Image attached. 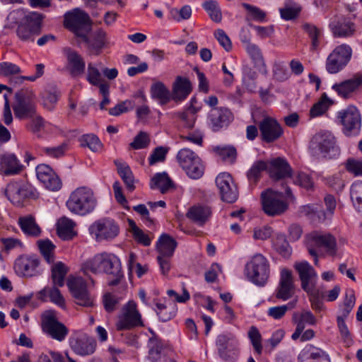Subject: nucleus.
Returning a JSON list of instances; mask_svg holds the SVG:
<instances>
[{
    "label": "nucleus",
    "mask_w": 362,
    "mask_h": 362,
    "mask_svg": "<svg viewBox=\"0 0 362 362\" xmlns=\"http://www.w3.org/2000/svg\"><path fill=\"white\" fill-rule=\"evenodd\" d=\"M66 205L72 214L86 216L95 209L97 199L90 188L80 187L71 193Z\"/></svg>",
    "instance_id": "2"
},
{
    "label": "nucleus",
    "mask_w": 362,
    "mask_h": 362,
    "mask_svg": "<svg viewBox=\"0 0 362 362\" xmlns=\"http://www.w3.org/2000/svg\"><path fill=\"white\" fill-rule=\"evenodd\" d=\"M7 199L16 206H23L29 199L35 197V189L24 179H13L4 191Z\"/></svg>",
    "instance_id": "4"
},
{
    "label": "nucleus",
    "mask_w": 362,
    "mask_h": 362,
    "mask_svg": "<svg viewBox=\"0 0 362 362\" xmlns=\"http://www.w3.org/2000/svg\"><path fill=\"white\" fill-rule=\"evenodd\" d=\"M99 62L97 64L89 63L87 69V81L93 86H98L103 78L100 73Z\"/></svg>",
    "instance_id": "54"
},
{
    "label": "nucleus",
    "mask_w": 362,
    "mask_h": 362,
    "mask_svg": "<svg viewBox=\"0 0 362 362\" xmlns=\"http://www.w3.org/2000/svg\"><path fill=\"white\" fill-rule=\"evenodd\" d=\"M22 231L28 236L37 237L41 233L39 226L32 216L21 217L18 221Z\"/></svg>",
    "instance_id": "39"
},
{
    "label": "nucleus",
    "mask_w": 362,
    "mask_h": 362,
    "mask_svg": "<svg viewBox=\"0 0 362 362\" xmlns=\"http://www.w3.org/2000/svg\"><path fill=\"white\" fill-rule=\"evenodd\" d=\"M267 168L270 177L274 180H281L291 175V168L287 160L283 158L278 157L272 159Z\"/></svg>",
    "instance_id": "28"
},
{
    "label": "nucleus",
    "mask_w": 362,
    "mask_h": 362,
    "mask_svg": "<svg viewBox=\"0 0 362 362\" xmlns=\"http://www.w3.org/2000/svg\"><path fill=\"white\" fill-rule=\"evenodd\" d=\"M67 60V68L74 77L83 75L85 72L86 63L83 57L70 47L63 50Z\"/></svg>",
    "instance_id": "26"
},
{
    "label": "nucleus",
    "mask_w": 362,
    "mask_h": 362,
    "mask_svg": "<svg viewBox=\"0 0 362 362\" xmlns=\"http://www.w3.org/2000/svg\"><path fill=\"white\" fill-rule=\"evenodd\" d=\"M268 164L264 160L255 162L247 173V177L250 185H255L259 181L262 173L267 169Z\"/></svg>",
    "instance_id": "43"
},
{
    "label": "nucleus",
    "mask_w": 362,
    "mask_h": 362,
    "mask_svg": "<svg viewBox=\"0 0 362 362\" xmlns=\"http://www.w3.org/2000/svg\"><path fill=\"white\" fill-rule=\"evenodd\" d=\"M150 143L148 135L144 132H140L130 144L134 149H142L146 148Z\"/></svg>",
    "instance_id": "63"
},
{
    "label": "nucleus",
    "mask_w": 362,
    "mask_h": 362,
    "mask_svg": "<svg viewBox=\"0 0 362 362\" xmlns=\"http://www.w3.org/2000/svg\"><path fill=\"white\" fill-rule=\"evenodd\" d=\"M329 26L335 37H351L356 32L355 23L346 18L339 21L336 23H331Z\"/></svg>",
    "instance_id": "34"
},
{
    "label": "nucleus",
    "mask_w": 362,
    "mask_h": 362,
    "mask_svg": "<svg viewBox=\"0 0 362 362\" xmlns=\"http://www.w3.org/2000/svg\"><path fill=\"white\" fill-rule=\"evenodd\" d=\"M129 223L132 227L133 235L135 240L144 246L150 245L151 243L150 237L139 228L132 220H129Z\"/></svg>",
    "instance_id": "60"
},
{
    "label": "nucleus",
    "mask_w": 362,
    "mask_h": 362,
    "mask_svg": "<svg viewBox=\"0 0 362 362\" xmlns=\"http://www.w3.org/2000/svg\"><path fill=\"white\" fill-rule=\"evenodd\" d=\"M292 322L296 325V328L291 335V339L296 341L299 339L305 329V324L315 325L316 319L310 311L303 310L300 313L296 312L293 314Z\"/></svg>",
    "instance_id": "30"
},
{
    "label": "nucleus",
    "mask_w": 362,
    "mask_h": 362,
    "mask_svg": "<svg viewBox=\"0 0 362 362\" xmlns=\"http://www.w3.org/2000/svg\"><path fill=\"white\" fill-rule=\"evenodd\" d=\"M64 25L80 37L87 34L90 29L89 16L78 8L65 14Z\"/></svg>",
    "instance_id": "12"
},
{
    "label": "nucleus",
    "mask_w": 362,
    "mask_h": 362,
    "mask_svg": "<svg viewBox=\"0 0 362 362\" xmlns=\"http://www.w3.org/2000/svg\"><path fill=\"white\" fill-rule=\"evenodd\" d=\"M351 199L355 207L362 210V181L354 182L350 189Z\"/></svg>",
    "instance_id": "56"
},
{
    "label": "nucleus",
    "mask_w": 362,
    "mask_h": 362,
    "mask_svg": "<svg viewBox=\"0 0 362 362\" xmlns=\"http://www.w3.org/2000/svg\"><path fill=\"white\" fill-rule=\"evenodd\" d=\"M66 285L76 304L86 308L95 305V298L88 291L83 278L69 276Z\"/></svg>",
    "instance_id": "6"
},
{
    "label": "nucleus",
    "mask_w": 362,
    "mask_h": 362,
    "mask_svg": "<svg viewBox=\"0 0 362 362\" xmlns=\"http://www.w3.org/2000/svg\"><path fill=\"white\" fill-rule=\"evenodd\" d=\"M75 227L76 223L71 219L62 217L57 223V234L64 240H71L77 235Z\"/></svg>",
    "instance_id": "36"
},
{
    "label": "nucleus",
    "mask_w": 362,
    "mask_h": 362,
    "mask_svg": "<svg viewBox=\"0 0 362 362\" xmlns=\"http://www.w3.org/2000/svg\"><path fill=\"white\" fill-rule=\"evenodd\" d=\"M151 97L158 100L161 105H165L170 100V93L161 82H156L151 87Z\"/></svg>",
    "instance_id": "42"
},
{
    "label": "nucleus",
    "mask_w": 362,
    "mask_h": 362,
    "mask_svg": "<svg viewBox=\"0 0 362 362\" xmlns=\"http://www.w3.org/2000/svg\"><path fill=\"white\" fill-rule=\"evenodd\" d=\"M296 293L292 272L288 269H281L278 285L274 291L276 298L286 301L293 297Z\"/></svg>",
    "instance_id": "18"
},
{
    "label": "nucleus",
    "mask_w": 362,
    "mask_h": 362,
    "mask_svg": "<svg viewBox=\"0 0 362 362\" xmlns=\"http://www.w3.org/2000/svg\"><path fill=\"white\" fill-rule=\"evenodd\" d=\"M337 118L343 126V132L346 136H354L359 133L361 127V117L358 110L353 105L337 113Z\"/></svg>",
    "instance_id": "13"
},
{
    "label": "nucleus",
    "mask_w": 362,
    "mask_h": 362,
    "mask_svg": "<svg viewBox=\"0 0 362 362\" xmlns=\"http://www.w3.org/2000/svg\"><path fill=\"white\" fill-rule=\"evenodd\" d=\"M273 247L284 257H288L291 254V248L284 235L279 234L273 240Z\"/></svg>",
    "instance_id": "50"
},
{
    "label": "nucleus",
    "mask_w": 362,
    "mask_h": 362,
    "mask_svg": "<svg viewBox=\"0 0 362 362\" xmlns=\"http://www.w3.org/2000/svg\"><path fill=\"white\" fill-rule=\"evenodd\" d=\"M245 272L252 283L258 286H263L269 277V262L264 255L257 253L246 264Z\"/></svg>",
    "instance_id": "5"
},
{
    "label": "nucleus",
    "mask_w": 362,
    "mask_h": 362,
    "mask_svg": "<svg viewBox=\"0 0 362 362\" xmlns=\"http://www.w3.org/2000/svg\"><path fill=\"white\" fill-rule=\"evenodd\" d=\"M330 104V100L328 98L326 94L324 93L320 100L310 109V116L312 117H315L322 115L326 112Z\"/></svg>",
    "instance_id": "58"
},
{
    "label": "nucleus",
    "mask_w": 362,
    "mask_h": 362,
    "mask_svg": "<svg viewBox=\"0 0 362 362\" xmlns=\"http://www.w3.org/2000/svg\"><path fill=\"white\" fill-rule=\"evenodd\" d=\"M144 323L141 315L134 301H129L125 304L118 316L116 328L119 331L131 329L134 327H143Z\"/></svg>",
    "instance_id": "10"
},
{
    "label": "nucleus",
    "mask_w": 362,
    "mask_h": 362,
    "mask_svg": "<svg viewBox=\"0 0 362 362\" xmlns=\"http://www.w3.org/2000/svg\"><path fill=\"white\" fill-rule=\"evenodd\" d=\"M59 96L60 93L54 86H50L45 90L42 93V104L44 107L49 110H53Z\"/></svg>",
    "instance_id": "46"
},
{
    "label": "nucleus",
    "mask_w": 362,
    "mask_h": 362,
    "mask_svg": "<svg viewBox=\"0 0 362 362\" xmlns=\"http://www.w3.org/2000/svg\"><path fill=\"white\" fill-rule=\"evenodd\" d=\"M299 362H330L329 356L322 349L307 345L298 357Z\"/></svg>",
    "instance_id": "32"
},
{
    "label": "nucleus",
    "mask_w": 362,
    "mask_h": 362,
    "mask_svg": "<svg viewBox=\"0 0 362 362\" xmlns=\"http://www.w3.org/2000/svg\"><path fill=\"white\" fill-rule=\"evenodd\" d=\"M180 166L192 179H199L204 174V166L199 157L191 149H180L176 156Z\"/></svg>",
    "instance_id": "7"
},
{
    "label": "nucleus",
    "mask_w": 362,
    "mask_h": 362,
    "mask_svg": "<svg viewBox=\"0 0 362 362\" xmlns=\"http://www.w3.org/2000/svg\"><path fill=\"white\" fill-rule=\"evenodd\" d=\"M362 86V74L356 73L351 78L334 83L332 88L343 98H349Z\"/></svg>",
    "instance_id": "24"
},
{
    "label": "nucleus",
    "mask_w": 362,
    "mask_h": 362,
    "mask_svg": "<svg viewBox=\"0 0 362 362\" xmlns=\"http://www.w3.org/2000/svg\"><path fill=\"white\" fill-rule=\"evenodd\" d=\"M16 103L13 106L15 116L23 119L31 117L35 113V95L30 90H21L15 95Z\"/></svg>",
    "instance_id": "14"
},
{
    "label": "nucleus",
    "mask_w": 362,
    "mask_h": 362,
    "mask_svg": "<svg viewBox=\"0 0 362 362\" xmlns=\"http://www.w3.org/2000/svg\"><path fill=\"white\" fill-rule=\"evenodd\" d=\"M211 214V209L209 206L197 204L188 209L186 216L194 223L202 226L209 220Z\"/></svg>",
    "instance_id": "31"
},
{
    "label": "nucleus",
    "mask_w": 362,
    "mask_h": 362,
    "mask_svg": "<svg viewBox=\"0 0 362 362\" xmlns=\"http://www.w3.org/2000/svg\"><path fill=\"white\" fill-rule=\"evenodd\" d=\"M148 354L150 362H167L165 346L162 340L152 332V337L148 341Z\"/></svg>",
    "instance_id": "29"
},
{
    "label": "nucleus",
    "mask_w": 362,
    "mask_h": 362,
    "mask_svg": "<svg viewBox=\"0 0 362 362\" xmlns=\"http://www.w3.org/2000/svg\"><path fill=\"white\" fill-rule=\"evenodd\" d=\"M81 38L88 45L91 52L98 55L107 42V33L103 30L98 29L90 37L84 34Z\"/></svg>",
    "instance_id": "33"
},
{
    "label": "nucleus",
    "mask_w": 362,
    "mask_h": 362,
    "mask_svg": "<svg viewBox=\"0 0 362 362\" xmlns=\"http://www.w3.org/2000/svg\"><path fill=\"white\" fill-rule=\"evenodd\" d=\"M37 245L40 251L46 262L49 264L53 263L54 260V251L55 245L52 243V241L49 240H38Z\"/></svg>",
    "instance_id": "49"
},
{
    "label": "nucleus",
    "mask_w": 362,
    "mask_h": 362,
    "mask_svg": "<svg viewBox=\"0 0 362 362\" xmlns=\"http://www.w3.org/2000/svg\"><path fill=\"white\" fill-rule=\"evenodd\" d=\"M312 148L319 151L323 157L335 158L340 154L339 148L336 145V140L329 132L316 134L311 141Z\"/></svg>",
    "instance_id": "9"
},
{
    "label": "nucleus",
    "mask_w": 362,
    "mask_h": 362,
    "mask_svg": "<svg viewBox=\"0 0 362 362\" xmlns=\"http://www.w3.org/2000/svg\"><path fill=\"white\" fill-rule=\"evenodd\" d=\"M81 146L88 147L93 152H98L103 148L99 138L93 134H83L79 139Z\"/></svg>",
    "instance_id": "48"
},
{
    "label": "nucleus",
    "mask_w": 362,
    "mask_h": 362,
    "mask_svg": "<svg viewBox=\"0 0 362 362\" xmlns=\"http://www.w3.org/2000/svg\"><path fill=\"white\" fill-rule=\"evenodd\" d=\"M89 232L98 242L112 240L118 235L119 228L113 219L103 218L90 225Z\"/></svg>",
    "instance_id": "15"
},
{
    "label": "nucleus",
    "mask_w": 362,
    "mask_h": 362,
    "mask_svg": "<svg viewBox=\"0 0 362 362\" xmlns=\"http://www.w3.org/2000/svg\"><path fill=\"white\" fill-rule=\"evenodd\" d=\"M42 329L51 338L62 341L69 334L68 328L60 322L52 312H47L43 316Z\"/></svg>",
    "instance_id": "17"
},
{
    "label": "nucleus",
    "mask_w": 362,
    "mask_h": 362,
    "mask_svg": "<svg viewBox=\"0 0 362 362\" xmlns=\"http://www.w3.org/2000/svg\"><path fill=\"white\" fill-rule=\"evenodd\" d=\"M176 240L168 234H163L157 242L158 255L172 257L177 247Z\"/></svg>",
    "instance_id": "37"
},
{
    "label": "nucleus",
    "mask_w": 362,
    "mask_h": 362,
    "mask_svg": "<svg viewBox=\"0 0 362 362\" xmlns=\"http://www.w3.org/2000/svg\"><path fill=\"white\" fill-rule=\"evenodd\" d=\"M302 28L311 40L310 49L312 50L317 49L320 45L319 39L322 35L321 30L314 24L309 23H303Z\"/></svg>",
    "instance_id": "47"
},
{
    "label": "nucleus",
    "mask_w": 362,
    "mask_h": 362,
    "mask_svg": "<svg viewBox=\"0 0 362 362\" xmlns=\"http://www.w3.org/2000/svg\"><path fill=\"white\" fill-rule=\"evenodd\" d=\"M202 6L212 21L216 23L221 21L222 13L217 1L214 0H208L202 4Z\"/></svg>",
    "instance_id": "51"
},
{
    "label": "nucleus",
    "mask_w": 362,
    "mask_h": 362,
    "mask_svg": "<svg viewBox=\"0 0 362 362\" xmlns=\"http://www.w3.org/2000/svg\"><path fill=\"white\" fill-rule=\"evenodd\" d=\"M345 168L354 176H362V160L349 158L345 163Z\"/></svg>",
    "instance_id": "64"
},
{
    "label": "nucleus",
    "mask_w": 362,
    "mask_h": 362,
    "mask_svg": "<svg viewBox=\"0 0 362 362\" xmlns=\"http://www.w3.org/2000/svg\"><path fill=\"white\" fill-rule=\"evenodd\" d=\"M279 11L283 19L289 21L294 19L298 16L300 11V7L298 4L293 3L291 1L288 0L285 4L284 7L280 8Z\"/></svg>",
    "instance_id": "53"
},
{
    "label": "nucleus",
    "mask_w": 362,
    "mask_h": 362,
    "mask_svg": "<svg viewBox=\"0 0 362 362\" xmlns=\"http://www.w3.org/2000/svg\"><path fill=\"white\" fill-rule=\"evenodd\" d=\"M352 55L351 47L346 44L337 46L328 55L326 60V70L329 74H335L341 71L349 62Z\"/></svg>",
    "instance_id": "8"
},
{
    "label": "nucleus",
    "mask_w": 362,
    "mask_h": 362,
    "mask_svg": "<svg viewBox=\"0 0 362 362\" xmlns=\"http://www.w3.org/2000/svg\"><path fill=\"white\" fill-rule=\"evenodd\" d=\"M192 91V84L185 77L177 76L173 83V99L175 101L185 100Z\"/></svg>",
    "instance_id": "35"
},
{
    "label": "nucleus",
    "mask_w": 362,
    "mask_h": 362,
    "mask_svg": "<svg viewBox=\"0 0 362 362\" xmlns=\"http://www.w3.org/2000/svg\"><path fill=\"white\" fill-rule=\"evenodd\" d=\"M294 267L299 275L302 288L308 294H313L315 289L317 278L314 268L305 261L296 262Z\"/></svg>",
    "instance_id": "22"
},
{
    "label": "nucleus",
    "mask_w": 362,
    "mask_h": 362,
    "mask_svg": "<svg viewBox=\"0 0 362 362\" xmlns=\"http://www.w3.org/2000/svg\"><path fill=\"white\" fill-rule=\"evenodd\" d=\"M260 139L266 143H272L280 139L284 134V129L279 122L271 117H264L258 124Z\"/></svg>",
    "instance_id": "19"
},
{
    "label": "nucleus",
    "mask_w": 362,
    "mask_h": 362,
    "mask_svg": "<svg viewBox=\"0 0 362 362\" xmlns=\"http://www.w3.org/2000/svg\"><path fill=\"white\" fill-rule=\"evenodd\" d=\"M134 107V103L129 100H126L114 107L109 110V114L113 116H119V115L127 112L132 110Z\"/></svg>",
    "instance_id": "62"
},
{
    "label": "nucleus",
    "mask_w": 362,
    "mask_h": 362,
    "mask_svg": "<svg viewBox=\"0 0 362 362\" xmlns=\"http://www.w3.org/2000/svg\"><path fill=\"white\" fill-rule=\"evenodd\" d=\"M39 264L40 261L37 257L21 255L16 259L14 269L19 276L32 277L40 274Z\"/></svg>",
    "instance_id": "23"
},
{
    "label": "nucleus",
    "mask_w": 362,
    "mask_h": 362,
    "mask_svg": "<svg viewBox=\"0 0 362 362\" xmlns=\"http://www.w3.org/2000/svg\"><path fill=\"white\" fill-rule=\"evenodd\" d=\"M68 272V268L62 262L54 264L52 267V280L54 286L62 287L64 285V278Z\"/></svg>",
    "instance_id": "44"
},
{
    "label": "nucleus",
    "mask_w": 362,
    "mask_h": 362,
    "mask_svg": "<svg viewBox=\"0 0 362 362\" xmlns=\"http://www.w3.org/2000/svg\"><path fill=\"white\" fill-rule=\"evenodd\" d=\"M262 209L269 216H276L284 213L288 207L282 192L268 189L261 194Z\"/></svg>",
    "instance_id": "11"
},
{
    "label": "nucleus",
    "mask_w": 362,
    "mask_h": 362,
    "mask_svg": "<svg viewBox=\"0 0 362 362\" xmlns=\"http://www.w3.org/2000/svg\"><path fill=\"white\" fill-rule=\"evenodd\" d=\"M233 119L232 112L226 107L212 108L209 115V124L213 131L227 127Z\"/></svg>",
    "instance_id": "27"
},
{
    "label": "nucleus",
    "mask_w": 362,
    "mask_h": 362,
    "mask_svg": "<svg viewBox=\"0 0 362 362\" xmlns=\"http://www.w3.org/2000/svg\"><path fill=\"white\" fill-rule=\"evenodd\" d=\"M67 151V144H62L57 146L43 147L42 151L47 156L59 158L62 157Z\"/></svg>",
    "instance_id": "61"
},
{
    "label": "nucleus",
    "mask_w": 362,
    "mask_h": 362,
    "mask_svg": "<svg viewBox=\"0 0 362 362\" xmlns=\"http://www.w3.org/2000/svg\"><path fill=\"white\" fill-rule=\"evenodd\" d=\"M248 337L252 343L255 351L260 355L262 352V336L256 327H251L248 331Z\"/></svg>",
    "instance_id": "59"
},
{
    "label": "nucleus",
    "mask_w": 362,
    "mask_h": 362,
    "mask_svg": "<svg viewBox=\"0 0 362 362\" xmlns=\"http://www.w3.org/2000/svg\"><path fill=\"white\" fill-rule=\"evenodd\" d=\"M57 287L58 286H54V285L52 287H45L43 289L38 292V299L42 301H47V298L49 297L50 301L53 303L59 305L61 308L64 307V298Z\"/></svg>",
    "instance_id": "38"
},
{
    "label": "nucleus",
    "mask_w": 362,
    "mask_h": 362,
    "mask_svg": "<svg viewBox=\"0 0 362 362\" xmlns=\"http://www.w3.org/2000/svg\"><path fill=\"white\" fill-rule=\"evenodd\" d=\"M308 249L309 254L315 257V264H317L320 252L324 251L330 256L337 255L336 239L330 233L314 231L308 235Z\"/></svg>",
    "instance_id": "3"
},
{
    "label": "nucleus",
    "mask_w": 362,
    "mask_h": 362,
    "mask_svg": "<svg viewBox=\"0 0 362 362\" xmlns=\"http://www.w3.org/2000/svg\"><path fill=\"white\" fill-rule=\"evenodd\" d=\"M69 346L77 355L86 356L92 355L96 350V340L87 334H76L69 339Z\"/></svg>",
    "instance_id": "20"
},
{
    "label": "nucleus",
    "mask_w": 362,
    "mask_h": 362,
    "mask_svg": "<svg viewBox=\"0 0 362 362\" xmlns=\"http://www.w3.org/2000/svg\"><path fill=\"white\" fill-rule=\"evenodd\" d=\"M42 18V15L37 12L28 13L25 23H21L16 30L19 39L24 42H34V35L40 31Z\"/></svg>",
    "instance_id": "16"
},
{
    "label": "nucleus",
    "mask_w": 362,
    "mask_h": 362,
    "mask_svg": "<svg viewBox=\"0 0 362 362\" xmlns=\"http://www.w3.org/2000/svg\"><path fill=\"white\" fill-rule=\"evenodd\" d=\"M216 184L223 202L233 203L237 200L238 189L229 173H220L216 178Z\"/></svg>",
    "instance_id": "21"
},
{
    "label": "nucleus",
    "mask_w": 362,
    "mask_h": 362,
    "mask_svg": "<svg viewBox=\"0 0 362 362\" xmlns=\"http://www.w3.org/2000/svg\"><path fill=\"white\" fill-rule=\"evenodd\" d=\"M242 6L247 11L248 16L247 19H251L259 23H264L267 21L266 12L259 8L247 3H243Z\"/></svg>",
    "instance_id": "52"
},
{
    "label": "nucleus",
    "mask_w": 362,
    "mask_h": 362,
    "mask_svg": "<svg viewBox=\"0 0 362 362\" xmlns=\"http://www.w3.org/2000/svg\"><path fill=\"white\" fill-rule=\"evenodd\" d=\"M298 298L295 297L286 305L271 307L267 310V315L274 320L281 319L287 311L293 309L297 304Z\"/></svg>",
    "instance_id": "45"
},
{
    "label": "nucleus",
    "mask_w": 362,
    "mask_h": 362,
    "mask_svg": "<svg viewBox=\"0 0 362 362\" xmlns=\"http://www.w3.org/2000/svg\"><path fill=\"white\" fill-rule=\"evenodd\" d=\"M238 342H239L238 340L233 334L223 333L217 336L216 345L217 346L218 351H219L225 348L233 346Z\"/></svg>",
    "instance_id": "57"
},
{
    "label": "nucleus",
    "mask_w": 362,
    "mask_h": 362,
    "mask_svg": "<svg viewBox=\"0 0 362 362\" xmlns=\"http://www.w3.org/2000/svg\"><path fill=\"white\" fill-rule=\"evenodd\" d=\"M25 166L13 153H5L0 157V172L5 176L21 174Z\"/></svg>",
    "instance_id": "25"
},
{
    "label": "nucleus",
    "mask_w": 362,
    "mask_h": 362,
    "mask_svg": "<svg viewBox=\"0 0 362 362\" xmlns=\"http://www.w3.org/2000/svg\"><path fill=\"white\" fill-rule=\"evenodd\" d=\"M115 164L117 166V172L124 182L127 190L129 192L134 191L135 189L134 180L130 168L127 163L118 160H115Z\"/></svg>",
    "instance_id": "40"
},
{
    "label": "nucleus",
    "mask_w": 362,
    "mask_h": 362,
    "mask_svg": "<svg viewBox=\"0 0 362 362\" xmlns=\"http://www.w3.org/2000/svg\"><path fill=\"white\" fill-rule=\"evenodd\" d=\"M219 357L225 362H235L239 357V342L233 346L218 351Z\"/></svg>",
    "instance_id": "55"
},
{
    "label": "nucleus",
    "mask_w": 362,
    "mask_h": 362,
    "mask_svg": "<svg viewBox=\"0 0 362 362\" xmlns=\"http://www.w3.org/2000/svg\"><path fill=\"white\" fill-rule=\"evenodd\" d=\"M150 186L151 189H158L164 194L173 187V182L166 173H158L152 177Z\"/></svg>",
    "instance_id": "41"
},
{
    "label": "nucleus",
    "mask_w": 362,
    "mask_h": 362,
    "mask_svg": "<svg viewBox=\"0 0 362 362\" xmlns=\"http://www.w3.org/2000/svg\"><path fill=\"white\" fill-rule=\"evenodd\" d=\"M85 273H105L113 276H122V267L119 259L112 253L102 252L95 255L83 264Z\"/></svg>",
    "instance_id": "1"
}]
</instances>
